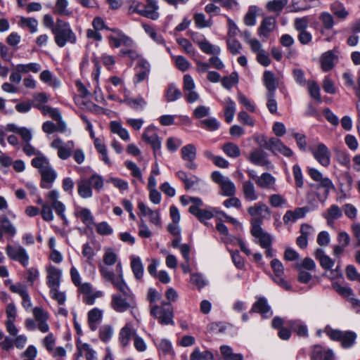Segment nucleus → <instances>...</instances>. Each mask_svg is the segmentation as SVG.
<instances>
[{
  "mask_svg": "<svg viewBox=\"0 0 360 360\" xmlns=\"http://www.w3.org/2000/svg\"><path fill=\"white\" fill-rule=\"evenodd\" d=\"M269 202L273 207H281L287 203V200L281 194L274 193L269 195Z\"/></svg>",
  "mask_w": 360,
  "mask_h": 360,
  "instance_id": "e2e57ef3",
  "label": "nucleus"
},
{
  "mask_svg": "<svg viewBox=\"0 0 360 360\" xmlns=\"http://www.w3.org/2000/svg\"><path fill=\"white\" fill-rule=\"evenodd\" d=\"M96 231L101 236H109L113 233V229L106 221H102L95 225Z\"/></svg>",
  "mask_w": 360,
  "mask_h": 360,
  "instance_id": "0e129e2a",
  "label": "nucleus"
},
{
  "mask_svg": "<svg viewBox=\"0 0 360 360\" xmlns=\"http://www.w3.org/2000/svg\"><path fill=\"white\" fill-rule=\"evenodd\" d=\"M41 69V65L37 63H30L28 64H18L15 66V70H17L18 72H22L24 74L28 73L30 72L37 73L39 72Z\"/></svg>",
  "mask_w": 360,
  "mask_h": 360,
  "instance_id": "09e8293b",
  "label": "nucleus"
},
{
  "mask_svg": "<svg viewBox=\"0 0 360 360\" xmlns=\"http://www.w3.org/2000/svg\"><path fill=\"white\" fill-rule=\"evenodd\" d=\"M117 275L108 267L100 266V273L103 278L110 281L122 294H113L110 307L117 312L122 313L131 307L132 295L123 278L122 266L120 262L116 265Z\"/></svg>",
  "mask_w": 360,
  "mask_h": 360,
  "instance_id": "f257e3e1",
  "label": "nucleus"
},
{
  "mask_svg": "<svg viewBox=\"0 0 360 360\" xmlns=\"http://www.w3.org/2000/svg\"><path fill=\"white\" fill-rule=\"evenodd\" d=\"M103 311L98 308H94L88 312V323L90 329L95 331L103 319Z\"/></svg>",
  "mask_w": 360,
  "mask_h": 360,
  "instance_id": "c85d7f7f",
  "label": "nucleus"
},
{
  "mask_svg": "<svg viewBox=\"0 0 360 360\" xmlns=\"http://www.w3.org/2000/svg\"><path fill=\"white\" fill-rule=\"evenodd\" d=\"M1 228L5 233L13 236L16 233V229L13 224L9 221L7 217L4 216L0 219Z\"/></svg>",
  "mask_w": 360,
  "mask_h": 360,
  "instance_id": "052dcab7",
  "label": "nucleus"
},
{
  "mask_svg": "<svg viewBox=\"0 0 360 360\" xmlns=\"http://www.w3.org/2000/svg\"><path fill=\"white\" fill-rule=\"evenodd\" d=\"M224 117L225 120L227 123H231L233 121L235 112H236V103L229 97L226 98L224 101Z\"/></svg>",
  "mask_w": 360,
  "mask_h": 360,
  "instance_id": "58836bf2",
  "label": "nucleus"
},
{
  "mask_svg": "<svg viewBox=\"0 0 360 360\" xmlns=\"http://www.w3.org/2000/svg\"><path fill=\"white\" fill-rule=\"evenodd\" d=\"M276 26V20L273 16L264 18L257 30L258 35L267 39Z\"/></svg>",
  "mask_w": 360,
  "mask_h": 360,
  "instance_id": "aec40b11",
  "label": "nucleus"
},
{
  "mask_svg": "<svg viewBox=\"0 0 360 360\" xmlns=\"http://www.w3.org/2000/svg\"><path fill=\"white\" fill-rule=\"evenodd\" d=\"M214 354L210 350L201 351L195 347L190 355V360H214Z\"/></svg>",
  "mask_w": 360,
  "mask_h": 360,
  "instance_id": "ea45409f",
  "label": "nucleus"
},
{
  "mask_svg": "<svg viewBox=\"0 0 360 360\" xmlns=\"http://www.w3.org/2000/svg\"><path fill=\"white\" fill-rule=\"evenodd\" d=\"M142 27L147 34L150 36L155 42L160 44H165V41L161 34L157 33L155 30L150 25L143 23Z\"/></svg>",
  "mask_w": 360,
  "mask_h": 360,
  "instance_id": "864d4df0",
  "label": "nucleus"
},
{
  "mask_svg": "<svg viewBox=\"0 0 360 360\" xmlns=\"http://www.w3.org/2000/svg\"><path fill=\"white\" fill-rule=\"evenodd\" d=\"M6 252L11 259L18 261L25 267L28 265L29 255L22 246L18 244L14 245L8 244L6 247Z\"/></svg>",
  "mask_w": 360,
  "mask_h": 360,
  "instance_id": "1a4fd4ad",
  "label": "nucleus"
},
{
  "mask_svg": "<svg viewBox=\"0 0 360 360\" xmlns=\"http://www.w3.org/2000/svg\"><path fill=\"white\" fill-rule=\"evenodd\" d=\"M323 332L332 340L335 341H340L341 343L343 341L345 334V331L340 330H335L332 328L330 326H327Z\"/></svg>",
  "mask_w": 360,
  "mask_h": 360,
  "instance_id": "603ef678",
  "label": "nucleus"
},
{
  "mask_svg": "<svg viewBox=\"0 0 360 360\" xmlns=\"http://www.w3.org/2000/svg\"><path fill=\"white\" fill-rule=\"evenodd\" d=\"M112 335L113 330L110 326H103L99 330V338L104 342L109 341L112 337Z\"/></svg>",
  "mask_w": 360,
  "mask_h": 360,
  "instance_id": "774afa93",
  "label": "nucleus"
},
{
  "mask_svg": "<svg viewBox=\"0 0 360 360\" xmlns=\"http://www.w3.org/2000/svg\"><path fill=\"white\" fill-rule=\"evenodd\" d=\"M31 165L38 169L41 175V187L50 188L56 179L57 174L50 165L48 158L45 156L34 158L32 160Z\"/></svg>",
  "mask_w": 360,
  "mask_h": 360,
  "instance_id": "f03ea898",
  "label": "nucleus"
},
{
  "mask_svg": "<svg viewBox=\"0 0 360 360\" xmlns=\"http://www.w3.org/2000/svg\"><path fill=\"white\" fill-rule=\"evenodd\" d=\"M309 355L311 360H334L333 350L319 345L311 347Z\"/></svg>",
  "mask_w": 360,
  "mask_h": 360,
  "instance_id": "2eb2a0df",
  "label": "nucleus"
},
{
  "mask_svg": "<svg viewBox=\"0 0 360 360\" xmlns=\"http://www.w3.org/2000/svg\"><path fill=\"white\" fill-rule=\"evenodd\" d=\"M181 158L186 161V167L189 169L194 170L197 168L194 160L196 158V148L193 144H188L181 149Z\"/></svg>",
  "mask_w": 360,
  "mask_h": 360,
  "instance_id": "dca6fc26",
  "label": "nucleus"
},
{
  "mask_svg": "<svg viewBox=\"0 0 360 360\" xmlns=\"http://www.w3.org/2000/svg\"><path fill=\"white\" fill-rule=\"evenodd\" d=\"M40 79L53 88H58L60 86V80L54 77L51 71L47 70L41 72Z\"/></svg>",
  "mask_w": 360,
  "mask_h": 360,
  "instance_id": "37998d69",
  "label": "nucleus"
},
{
  "mask_svg": "<svg viewBox=\"0 0 360 360\" xmlns=\"http://www.w3.org/2000/svg\"><path fill=\"white\" fill-rule=\"evenodd\" d=\"M78 194L82 198L92 197L93 192L86 179H82L77 182Z\"/></svg>",
  "mask_w": 360,
  "mask_h": 360,
  "instance_id": "4c0bfd02",
  "label": "nucleus"
},
{
  "mask_svg": "<svg viewBox=\"0 0 360 360\" xmlns=\"http://www.w3.org/2000/svg\"><path fill=\"white\" fill-rule=\"evenodd\" d=\"M259 8L257 6H250L244 16V23L247 26H254L256 24V19Z\"/></svg>",
  "mask_w": 360,
  "mask_h": 360,
  "instance_id": "a19ab883",
  "label": "nucleus"
},
{
  "mask_svg": "<svg viewBox=\"0 0 360 360\" xmlns=\"http://www.w3.org/2000/svg\"><path fill=\"white\" fill-rule=\"evenodd\" d=\"M288 0H272L267 2L266 8L270 12L277 13L278 15L282 11L284 7L288 4Z\"/></svg>",
  "mask_w": 360,
  "mask_h": 360,
  "instance_id": "de8ad7c7",
  "label": "nucleus"
},
{
  "mask_svg": "<svg viewBox=\"0 0 360 360\" xmlns=\"http://www.w3.org/2000/svg\"><path fill=\"white\" fill-rule=\"evenodd\" d=\"M68 0H56L53 13L62 16H70L72 11L68 9Z\"/></svg>",
  "mask_w": 360,
  "mask_h": 360,
  "instance_id": "a18cd8bd",
  "label": "nucleus"
},
{
  "mask_svg": "<svg viewBox=\"0 0 360 360\" xmlns=\"http://www.w3.org/2000/svg\"><path fill=\"white\" fill-rule=\"evenodd\" d=\"M314 158L323 167L330 163V153L323 143H319L315 148H310Z\"/></svg>",
  "mask_w": 360,
  "mask_h": 360,
  "instance_id": "f8f14e48",
  "label": "nucleus"
},
{
  "mask_svg": "<svg viewBox=\"0 0 360 360\" xmlns=\"http://www.w3.org/2000/svg\"><path fill=\"white\" fill-rule=\"evenodd\" d=\"M257 312L261 314L263 316L266 317L268 315H271L270 307L267 304V301L265 298H259L252 306L250 313Z\"/></svg>",
  "mask_w": 360,
  "mask_h": 360,
  "instance_id": "72a5a7b5",
  "label": "nucleus"
},
{
  "mask_svg": "<svg viewBox=\"0 0 360 360\" xmlns=\"http://www.w3.org/2000/svg\"><path fill=\"white\" fill-rule=\"evenodd\" d=\"M131 267L135 278L136 279L142 278L143 276L144 269L143 265L140 257L134 256L131 257Z\"/></svg>",
  "mask_w": 360,
  "mask_h": 360,
  "instance_id": "c03bdc74",
  "label": "nucleus"
},
{
  "mask_svg": "<svg viewBox=\"0 0 360 360\" xmlns=\"http://www.w3.org/2000/svg\"><path fill=\"white\" fill-rule=\"evenodd\" d=\"M51 146L58 150V156L60 159L67 160L72 154L75 143L72 141L64 143L62 139H56L51 142Z\"/></svg>",
  "mask_w": 360,
  "mask_h": 360,
  "instance_id": "9d476101",
  "label": "nucleus"
},
{
  "mask_svg": "<svg viewBox=\"0 0 360 360\" xmlns=\"http://www.w3.org/2000/svg\"><path fill=\"white\" fill-rule=\"evenodd\" d=\"M117 261V255L116 253L114 252L111 249H107L103 255L104 264H100L99 266L102 265L103 266L108 267L110 269L108 266H112L116 264Z\"/></svg>",
  "mask_w": 360,
  "mask_h": 360,
  "instance_id": "680f3d73",
  "label": "nucleus"
},
{
  "mask_svg": "<svg viewBox=\"0 0 360 360\" xmlns=\"http://www.w3.org/2000/svg\"><path fill=\"white\" fill-rule=\"evenodd\" d=\"M176 176L184 182L186 190L193 188L200 181V179L198 176L192 174L188 175L182 170L177 172Z\"/></svg>",
  "mask_w": 360,
  "mask_h": 360,
  "instance_id": "2f4dec72",
  "label": "nucleus"
},
{
  "mask_svg": "<svg viewBox=\"0 0 360 360\" xmlns=\"http://www.w3.org/2000/svg\"><path fill=\"white\" fill-rule=\"evenodd\" d=\"M263 83L268 92L275 94V91L278 86V81L275 75L269 70H266L263 75Z\"/></svg>",
  "mask_w": 360,
  "mask_h": 360,
  "instance_id": "c756f323",
  "label": "nucleus"
},
{
  "mask_svg": "<svg viewBox=\"0 0 360 360\" xmlns=\"http://www.w3.org/2000/svg\"><path fill=\"white\" fill-rule=\"evenodd\" d=\"M47 285L51 289L59 288L62 277V271L56 266H50L46 269Z\"/></svg>",
  "mask_w": 360,
  "mask_h": 360,
  "instance_id": "4be33fe9",
  "label": "nucleus"
},
{
  "mask_svg": "<svg viewBox=\"0 0 360 360\" xmlns=\"http://www.w3.org/2000/svg\"><path fill=\"white\" fill-rule=\"evenodd\" d=\"M308 174L314 181L319 183L316 187V189L320 188H323V195L322 198L319 196H318V198L320 200L324 202L327 199L329 193L335 189L333 183L329 178L323 177L322 174L315 168L308 167Z\"/></svg>",
  "mask_w": 360,
  "mask_h": 360,
  "instance_id": "0eeeda50",
  "label": "nucleus"
},
{
  "mask_svg": "<svg viewBox=\"0 0 360 360\" xmlns=\"http://www.w3.org/2000/svg\"><path fill=\"white\" fill-rule=\"evenodd\" d=\"M249 160L254 165L264 167L266 169L272 167L271 162L267 159L266 153L260 148L253 150L250 154Z\"/></svg>",
  "mask_w": 360,
  "mask_h": 360,
  "instance_id": "f3484780",
  "label": "nucleus"
},
{
  "mask_svg": "<svg viewBox=\"0 0 360 360\" xmlns=\"http://www.w3.org/2000/svg\"><path fill=\"white\" fill-rule=\"evenodd\" d=\"M258 143L261 147L272 151L274 154L280 153L286 157H290L293 154L290 148L285 146L280 139L276 138L267 139L265 136H262L259 139Z\"/></svg>",
  "mask_w": 360,
  "mask_h": 360,
  "instance_id": "39448f33",
  "label": "nucleus"
},
{
  "mask_svg": "<svg viewBox=\"0 0 360 360\" xmlns=\"http://www.w3.org/2000/svg\"><path fill=\"white\" fill-rule=\"evenodd\" d=\"M220 352L224 360H243L241 354H235L231 347L228 345H221Z\"/></svg>",
  "mask_w": 360,
  "mask_h": 360,
  "instance_id": "8fccbe9b",
  "label": "nucleus"
},
{
  "mask_svg": "<svg viewBox=\"0 0 360 360\" xmlns=\"http://www.w3.org/2000/svg\"><path fill=\"white\" fill-rule=\"evenodd\" d=\"M158 9L159 6L158 4L150 3L146 5L144 9L141 10L131 7L129 8V12H136L142 16L155 20H158L160 16L158 12Z\"/></svg>",
  "mask_w": 360,
  "mask_h": 360,
  "instance_id": "5701e85b",
  "label": "nucleus"
},
{
  "mask_svg": "<svg viewBox=\"0 0 360 360\" xmlns=\"http://www.w3.org/2000/svg\"><path fill=\"white\" fill-rule=\"evenodd\" d=\"M242 193L246 201H256L259 198V194L253 182L250 180L245 181L242 185Z\"/></svg>",
  "mask_w": 360,
  "mask_h": 360,
  "instance_id": "bb28decb",
  "label": "nucleus"
},
{
  "mask_svg": "<svg viewBox=\"0 0 360 360\" xmlns=\"http://www.w3.org/2000/svg\"><path fill=\"white\" fill-rule=\"evenodd\" d=\"M342 215V210L337 205H332L326 212L323 214V217L329 225L332 224L335 219L340 218Z\"/></svg>",
  "mask_w": 360,
  "mask_h": 360,
  "instance_id": "f704fd0d",
  "label": "nucleus"
},
{
  "mask_svg": "<svg viewBox=\"0 0 360 360\" xmlns=\"http://www.w3.org/2000/svg\"><path fill=\"white\" fill-rule=\"evenodd\" d=\"M75 216L79 217L83 224L91 228L95 225L94 217L90 210L85 207H79L75 212Z\"/></svg>",
  "mask_w": 360,
  "mask_h": 360,
  "instance_id": "7c9ffc66",
  "label": "nucleus"
},
{
  "mask_svg": "<svg viewBox=\"0 0 360 360\" xmlns=\"http://www.w3.org/2000/svg\"><path fill=\"white\" fill-rule=\"evenodd\" d=\"M111 131L117 134L122 140L128 141L129 139V134L128 131L123 128L122 125L117 122H112L110 123Z\"/></svg>",
  "mask_w": 360,
  "mask_h": 360,
  "instance_id": "6e6d98bb",
  "label": "nucleus"
},
{
  "mask_svg": "<svg viewBox=\"0 0 360 360\" xmlns=\"http://www.w3.org/2000/svg\"><path fill=\"white\" fill-rule=\"evenodd\" d=\"M111 31L114 32L116 35L109 36L110 45L115 48H118L121 46L126 47H132L134 45V41L129 37L125 35L122 31L112 29Z\"/></svg>",
  "mask_w": 360,
  "mask_h": 360,
  "instance_id": "ddd939ff",
  "label": "nucleus"
},
{
  "mask_svg": "<svg viewBox=\"0 0 360 360\" xmlns=\"http://www.w3.org/2000/svg\"><path fill=\"white\" fill-rule=\"evenodd\" d=\"M142 139L149 143L156 155L161 148V139L156 133V129L154 126H148L146 127L142 134Z\"/></svg>",
  "mask_w": 360,
  "mask_h": 360,
  "instance_id": "9b49d317",
  "label": "nucleus"
},
{
  "mask_svg": "<svg viewBox=\"0 0 360 360\" xmlns=\"http://www.w3.org/2000/svg\"><path fill=\"white\" fill-rule=\"evenodd\" d=\"M211 178L214 183L220 186L221 195L232 197L236 194V186L229 177L224 176L218 171H215L212 173Z\"/></svg>",
  "mask_w": 360,
  "mask_h": 360,
  "instance_id": "6e6552de",
  "label": "nucleus"
},
{
  "mask_svg": "<svg viewBox=\"0 0 360 360\" xmlns=\"http://www.w3.org/2000/svg\"><path fill=\"white\" fill-rule=\"evenodd\" d=\"M321 65L324 72L333 69L338 60V51L335 49L325 52L321 57Z\"/></svg>",
  "mask_w": 360,
  "mask_h": 360,
  "instance_id": "6ab92c4d",
  "label": "nucleus"
},
{
  "mask_svg": "<svg viewBox=\"0 0 360 360\" xmlns=\"http://www.w3.org/2000/svg\"><path fill=\"white\" fill-rule=\"evenodd\" d=\"M138 208L140 210L141 216L148 217L150 223L158 227L161 226L160 215L158 210H153L143 202L138 203Z\"/></svg>",
  "mask_w": 360,
  "mask_h": 360,
  "instance_id": "a211bd4d",
  "label": "nucleus"
},
{
  "mask_svg": "<svg viewBox=\"0 0 360 360\" xmlns=\"http://www.w3.org/2000/svg\"><path fill=\"white\" fill-rule=\"evenodd\" d=\"M53 34L59 47L65 46L67 43L75 44L77 41V37L69 23L61 19H57L56 27L53 28Z\"/></svg>",
  "mask_w": 360,
  "mask_h": 360,
  "instance_id": "7ed1b4c3",
  "label": "nucleus"
},
{
  "mask_svg": "<svg viewBox=\"0 0 360 360\" xmlns=\"http://www.w3.org/2000/svg\"><path fill=\"white\" fill-rule=\"evenodd\" d=\"M150 314L162 325L174 324L173 309L169 302H162L160 306L157 304L151 306Z\"/></svg>",
  "mask_w": 360,
  "mask_h": 360,
  "instance_id": "20e7f679",
  "label": "nucleus"
},
{
  "mask_svg": "<svg viewBox=\"0 0 360 360\" xmlns=\"http://www.w3.org/2000/svg\"><path fill=\"white\" fill-rule=\"evenodd\" d=\"M136 335V330L131 323H127L120 331L119 341L122 347H126L129 345L131 337L134 338Z\"/></svg>",
  "mask_w": 360,
  "mask_h": 360,
  "instance_id": "cd10ccee",
  "label": "nucleus"
},
{
  "mask_svg": "<svg viewBox=\"0 0 360 360\" xmlns=\"http://www.w3.org/2000/svg\"><path fill=\"white\" fill-rule=\"evenodd\" d=\"M46 197L49 200V205L52 206L56 212L65 207L62 202L58 200L59 193L56 190H52L48 192Z\"/></svg>",
  "mask_w": 360,
  "mask_h": 360,
  "instance_id": "79ce46f5",
  "label": "nucleus"
},
{
  "mask_svg": "<svg viewBox=\"0 0 360 360\" xmlns=\"http://www.w3.org/2000/svg\"><path fill=\"white\" fill-rule=\"evenodd\" d=\"M248 214L252 217H262V219L269 218L271 211L269 207L263 202H257L248 209Z\"/></svg>",
  "mask_w": 360,
  "mask_h": 360,
  "instance_id": "b1692460",
  "label": "nucleus"
},
{
  "mask_svg": "<svg viewBox=\"0 0 360 360\" xmlns=\"http://www.w3.org/2000/svg\"><path fill=\"white\" fill-rule=\"evenodd\" d=\"M276 178L269 172L262 173L257 179L256 184L262 189L276 191Z\"/></svg>",
  "mask_w": 360,
  "mask_h": 360,
  "instance_id": "393cba45",
  "label": "nucleus"
},
{
  "mask_svg": "<svg viewBox=\"0 0 360 360\" xmlns=\"http://www.w3.org/2000/svg\"><path fill=\"white\" fill-rule=\"evenodd\" d=\"M124 102L130 108L137 110H143L147 104L145 99L141 96L137 97H127L125 98Z\"/></svg>",
  "mask_w": 360,
  "mask_h": 360,
  "instance_id": "49530a36",
  "label": "nucleus"
},
{
  "mask_svg": "<svg viewBox=\"0 0 360 360\" xmlns=\"http://www.w3.org/2000/svg\"><path fill=\"white\" fill-rule=\"evenodd\" d=\"M271 266L274 271L273 279L274 282L285 290L291 288L290 285L283 278L284 268L282 263L277 259H274L271 262Z\"/></svg>",
  "mask_w": 360,
  "mask_h": 360,
  "instance_id": "4468645a",
  "label": "nucleus"
},
{
  "mask_svg": "<svg viewBox=\"0 0 360 360\" xmlns=\"http://www.w3.org/2000/svg\"><path fill=\"white\" fill-rule=\"evenodd\" d=\"M310 211L309 207H297L293 210H288L283 217L285 224L295 223L297 219L304 218L307 212Z\"/></svg>",
  "mask_w": 360,
  "mask_h": 360,
  "instance_id": "412c9836",
  "label": "nucleus"
},
{
  "mask_svg": "<svg viewBox=\"0 0 360 360\" xmlns=\"http://www.w3.org/2000/svg\"><path fill=\"white\" fill-rule=\"evenodd\" d=\"M165 96L168 102H173L181 96V92L176 86L170 84L167 89Z\"/></svg>",
  "mask_w": 360,
  "mask_h": 360,
  "instance_id": "bf43d9fd",
  "label": "nucleus"
},
{
  "mask_svg": "<svg viewBox=\"0 0 360 360\" xmlns=\"http://www.w3.org/2000/svg\"><path fill=\"white\" fill-rule=\"evenodd\" d=\"M94 146L98 152L102 155L103 161L106 165H110L111 162L108 156L107 148L103 141L98 138H96L94 139Z\"/></svg>",
  "mask_w": 360,
  "mask_h": 360,
  "instance_id": "3c124183",
  "label": "nucleus"
},
{
  "mask_svg": "<svg viewBox=\"0 0 360 360\" xmlns=\"http://www.w3.org/2000/svg\"><path fill=\"white\" fill-rule=\"evenodd\" d=\"M314 255L324 269H330L334 266V261L325 254L323 249H316Z\"/></svg>",
  "mask_w": 360,
  "mask_h": 360,
  "instance_id": "473e14b6",
  "label": "nucleus"
},
{
  "mask_svg": "<svg viewBox=\"0 0 360 360\" xmlns=\"http://www.w3.org/2000/svg\"><path fill=\"white\" fill-rule=\"evenodd\" d=\"M175 65L179 70L185 72L190 68L191 63L189 61L182 56H172Z\"/></svg>",
  "mask_w": 360,
  "mask_h": 360,
  "instance_id": "338daca9",
  "label": "nucleus"
},
{
  "mask_svg": "<svg viewBox=\"0 0 360 360\" xmlns=\"http://www.w3.org/2000/svg\"><path fill=\"white\" fill-rule=\"evenodd\" d=\"M194 22L197 27L202 29L210 27L212 25L211 18L206 19L205 15L202 13H197L193 16Z\"/></svg>",
  "mask_w": 360,
  "mask_h": 360,
  "instance_id": "5fc2aeb1",
  "label": "nucleus"
},
{
  "mask_svg": "<svg viewBox=\"0 0 360 360\" xmlns=\"http://www.w3.org/2000/svg\"><path fill=\"white\" fill-rule=\"evenodd\" d=\"M198 34L193 33L192 34V39L193 40L198 44L200 49L202 52L207 54H213V55H217L220 53V48L217 46L212 45L210 44L207 40H206L203 36H202V39H195L194 37L195 35H197Z\"/></svg>",
  "mask_w": 360,
  "mask_h": 360,
  "instance_id": "a878e982",
  "label": "nucleus"
},
{
  "mask_svg": "<svg viewBox=\"0 0 360 360\" xmlns=\"http://www.w3.org/2000/svg\"><path fill=\"white\" fill-rule=\"evenodd\" d=\"M34 107L39 110L44 115H49L54 120H58L61 118V114L56 108L39 103H34Z\"/></svg>",
  "mask_w": 360,
  "mask_h": 360,
  "instance_id": "e433bc0d",
  "label": "nucleus"
},
{
  "mask_svg": "<svg viewBox=\"0 0 360 360\" xmlns=\"http://www.w3.org/2000/svg\"><path fill=\"white\" fill-rule=\"evenodd\" d=\"M330 9L336 17L341 19H345L349 14L343 4L339 1H335L332 4Z\"/></svg>",
  "mask_w": 360,
  "mask_h": 360,
  "instance_id": "4d7b16f0",
  "label": "nucleus"
},
{
  "mask_svg": "<svg viewBox=\"0 0 360 360\" xmlns=\"http://www.w3.org/2000/svg\"><path fill=\"white\" fill-rule=\"evenodd\" d=\"M223 151L224 153L230 158H238L240 155V150L237 145L233 143H227L224 145Z\"/></svg>",
  "mask_w": 360,
  "mask_h": 360,
  "instance_id": "13d9d810",
  "label": "nucleus"
},
{
  "mask_svg": "<svg viewBox=\"0 0 360 360\" xmlns=\"http://www.w3.org/2000/svg\"><path fill=\"white\" fill-rule=\"evenodd\" d=\"M189 212L195 216L201 222H204L205 225H207V223H205V221L212 219L214 216L212 210L197 209L195 207H190Z\"/></svg>",
  "mask_w": 360,
  "mask_h": 360,
  "instance_id": "c9c22d12",
  "label": "nucleus"
},
{
  "mask_svg": "<svg viewBox=\"0 0 360 360\" xmlns=\"http://www.w3.org/2000/svg\"><path fill=\"white\" fill-rule=\"evenodd\" d=\"M221 82L224 88L230 89L235 84L238 82V74L233 72L229 77L222 78Z\"/></svg>",
  "mask_w": 360,
  "mask_h": 360,
  "instance_id": "69168bd1",
  "label": "nucleus"
},
{
  "mask_svg": "<svg viewBox=\"0 0 360 360\" xmlns=\"http://www.w3.org/2000/svg\"><path fill=\"white\" fill-rule=\"evenodd\" d=\"M251 233L256 238L258 241L257 243L262 248H267L271 246L272 236L265 232L261 227L262 224V217L252 218L251 219Z\"/></svg>",
  "mask_w": 360,
  "mask_h": 360,
  "instance_id": "423d86ee",
  "label": "nucleus"
}]
</instances>
